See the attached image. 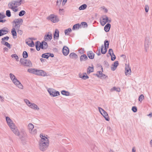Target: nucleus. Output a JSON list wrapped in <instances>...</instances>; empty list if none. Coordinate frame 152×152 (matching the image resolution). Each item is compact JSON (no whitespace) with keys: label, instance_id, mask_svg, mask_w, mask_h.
Returning a JSON list of instances; mask_svg holds the SVG:
<instances>
[{"label":"nucleus","instance_id":"obj_11","mask_svg":"<svg viewBox=\"0 0 152 152\" xmlns=\"http://www.w3.org/2000/svg\"><path fill=\"white\" fill-rule=\"evenodd\" d=\"M52 38V34L50 32H48L47 35H45L44 37V40L45 41H50Z\"/></svg>","mask_w":152,"mask_h":152},{"label":"nucleus","instance_id":"obj_5","mask_svg":"<svg viewBox=\"0 0 152 152\" xmlns=\"http://www.w3.org/2000/svg\"><path fill=\"white\" fill-rule=\"evenodd\" d=\"M47 91L50 95L51 96L55 97L59 96L60 95V93L59 91H56L53 88H48L47 89Z\"/></svg>","mask_w":152,"mask_h":152},{"label":"nucleus","instance_id":"obj_29","mask_svg":"<svg viewBox=\"0 0 152 152\" xmlns=\"http://www.w3.org/2000/svg\"><path fill=\"white\" fill-rule=\"evenodd\" d=\"M41 43L39 42H37L35 45L36 47L37 50H39L40 48H41Z\"/></svg>","mask_w":152,"mask_h":152},{"label":"nucleus","instance_id":"obj_28","mask_svg":"<svg viewBox=\"0 0 152 152\" xmlns=\"http://www.w3.org/2000/svg\"><path fill=\"white\" fill-rule=\"evenodd\" d=\"M1 43L6 46L8 48L10 49L11 48V47L10 46V44H9L8 42H5L4 41H2L1 42Z\"/></svg>","mask_w":152,"mask_h":152},{"label":"nucleus","instance_id":"obj_39","mask_svg":"<svg viewBox=\"0 0 152 152\" xmlns=\"http://www.w3.org/2000/svg\"><path fill=\"white\" fill-rule=\"evenodd\" d=\"M93 71V68L90 66H89L87 70V72L88 73H90L91 72H92Z\"/></svg>","mask_w":152,"mask_h":152},{"label":"nucleus","instance_id":"obj_44","mask_svg":"<svg viewBox=\"0 0 152 152\" xmlns=\"http://www.w3.org/2000/svg\"><path fill=\"white\" fill-rule=\"evenodd\" d=\"M104 48H108L109 43L108 41H105L104 42Z\"/></svg>","mask_w":152,"mask_h":152},{"label":"nucleus","instance_id":"obj_33","mask_svg":"<svg viewBox=\"0 0 152 152\" xmlns=\"http://www.w3.org/2000/svg\"><path fill=\"white\" fill-rule=\"evenodd\" d=\"M72 31V29L69 28L65 30L64 31L65 34V35H68L69 34V33L71 32Z\"/></svg>","mask_w":152,"mask_h":152},{"label":"nucleus","instance_id":"obj_3","mask_svg":"<svg viewBox=\"0 0 152 152\" xmlns=\"http://www.w3.org/2000/svg\"><path fill=\"white\" fill-rule=\"evenodd\" d=\"M22 1V0H20L18 1H13L10 3L8 4V6L10 9L15 12L18 11V10L17 7L20 6Z\"/></svg>","mask_w":152,"mask_h":152},{"label":"nucleus","instance_id":"obj_56","mask_svg":"<svg viewBox=\"0 0 152 152\" xmlns=\"http://www.w3.org/2000/svg\"><path fill=\"white\" fill-rule=\"evenodd\" d=\"M88 78H89V77L87 75H86H86H84L82 76V78L83 80H86V79Z\"/></svg>","mask_w":152,"mask_h":152},{"label":"nucleus","instance_id":"obj_49","mask_svg":"<svg viewBox=\"0 0 152 152\" xmlns=\"http://www.w3.org/2000/svg\"><path fill=\"white\" fill-rule=\"evenodd\" d=\"M6 15L8 17L11 16V12L10 10H7L6 11Z\"/></svg>","mask_w":152,"mask_h":152},{"label":"nucleus","instance_id":"obj_27","mask_svg":"<svg viewBox=\"0 0 152 152\" xmlns=\"http://www.w3.org/2000/svg\"><path fill=\"white\" fill-rule=\"evenodd\" d=\"M69 57L72 59H76L78 57L77 56L75 53H71L69 55Z\"/></svg>","mask_w":152,"mask_h":152},{"label":"nucleus","instance_id":"obj_58","mask_svg":"<svg viewBox=\"0 0 152 152\" xmlns=\"http://www.w3.org/2000/svg\"><path fill=\"white\" fill-rule=\"evenodd\" d=\"M17 32L20 35H22L23 34V31L22 30H17Z\"/></svg>","mask_w":152,"mask_h":152},{"label":"nucleus","instance_id":"obj_47","mask_svg":"<svg viewBox=\"0 0 152 152\" xmlns=\"http://www.w3.org/2000/svg\"><path fill=\"white\" fill-rule=\"evenodd\" d=\"M103 74L101 71H98L96 73V75L98 77H100Z\"/></svg>","mask_w":152,"mask_h":152},{"label":"nucleus","instance_id":"obj_6","mask_svg":"<svg viewBox=\"0 0 152 152\" xmlns=\"http://www.w3.org/2000/svg\"><path fill=\"white\" fill-rule=\"evenodd\" d=\"M47 19L53 23L57 22L59 21L58 17L56 15L53 14L50 15L47 18Z\"/></svg>","mask_w":152,"mask_h":152},{"label":"nucleus","instance_id":"obj_34","mask_svg":"<svg viewBox=\"0 0 152 152\" xmlns=\"http://www.w3.org/2000/svg\"><path fill=\"white\" fill-rule=\"evenodd\" d=\"M87 5L86 4H83L80 6L79 8V10H83L86 8Z\"/></svg>","mask_w":152,"mask_h":152},{"label":"nucleus","instance_id":"obj_4","mask_svg":"<svg viewBox=\"0 0 152 152\" xmlns=\"http://www.w3.org/2000/svg\"><path fill=\"white\" fill-rule=\"evenodd\" d=\"M24 101L27 105L31 109L34 110L39 111V108L35 104L31 102L28 100L27 99H24Z\"/></svg>","mask_w":152,"mask_h":152},{"label":"nucleus","instance_id":"obj_59","mask_svg":"<svg viewBox=\"0 0 152 152\" xmlns=\"http://www.w3.org/2000/svg\"><path fill=\"white\" fill-rule=\"evenodd\" d=\"M9 39V37L7 36L5 37H3L2 38V41H4V40H8Z\"/></svg>","mask_w":152,"mask_h":152},{"label":"nucleus","instance_id":"obj_40","mask_svg":"<svg viewBox=\"0 0 152 152\" xmlns=\"http://www.w3.org/2000/svg\"><path fill=\"white\" fill-rule=\"evenodd\" d=\"M16 30L14 28H12V29L11 33H12V35L13 36H17V33H16V32L15 31Z\"/></svg>","mask_w":152,"mask_h":152},{"label":"nucleus","instance_id":"obj_1","mask_svg":"<svg viewBox=\"0 0 152 152\" xmlns=\"http://www.w3.org/2000/svg\"><path fill=\"white\" fill-rule=\"evenodd\" d=\"M40 137L41 138L39 142V148L42 151H45L48 148L49 145V141L48 137L40 134Z\"/></svg>","mask_w":152,"mask_h":152},{"label":"nucleus","instance_id":"obj_41","mask_svg":"<svg viewBox=\"0 0 152 152\" xmlns=\"http://www.w3.org/2000/svg\"><path fill=\"white\" fill-rule=\"evenodd\" d=\"M144 99V96L143 94H141L139 96L138 99L139 101L141 102H142V100Z\"/></svg>","mask_w":152,"mask_h":152},{"label":"nucleus","instance_id":"obj_26","mask_svg":"<svg viewBox=\"0 0 152 152\" xmlns=\"http://www.w3.org/2000/svg\"><path fill=\"white\" fill-rule=\"evenodd\" d=\"M24 66L31 67L32 66V64L30 61L26 60Z\"/></svg>","mask_w":152,"mask_h":152},{"label":"nucleus","instance_id":"obj_61","mask_svg":"<svg viewBox=\"0 0 152 152\" xmlns=\"http://www.w3.org/2000/svg\"><path fill=\"white\" fill-rule=\"evenodd\" d=\"M62 0H57V5H59L61 3V2Z\"/></svg>","mask_w":152,"mask_h":152},{"label":"nucleus","instance_id":"obj_35","mask_svg":"<svg viewBox=\"0 0 152 152\" xmlns=\"http://www.w3.org/2000/svg\"><path fill=\"white\" fill-rule=\"evenodd\" d=\"M29 132L31 134L34 135L37 133V130L36 129H33Z\"/></svg>","mask_w":152,"mask_h":152},{"label":"nucleus","instance_id":"obj_42","mask_svg":"<svg viewBox=\"0 0 152 152\" xmlns=\"http://www.w3.org/2000/svg\"><path fill=\"white\" fill-rule=\"evenodd\" d=\"M49 53H44L42 55V58H48V57H49Z\"/></svg>","mask_w":152,"mask_h":152},{"label":"nucleus","instance_id":"obj_23","mask_svg":"<svg viewBox=\"0 0 152 152\" xmlns=\"http://www.w3.org/2000/svg\"><path fill=\"white\" fill-rule=\"evenodd\" d=\"M88 58L85 54L82 55L80 57V59L81 61H86Z\"/></svg>","mask_w":152,"mask_h":152},{"label":"nucleus","instance_id":"obj_38","mask_svg":"<svg viewBox=\"0 0 152 152\" xmlns=\"http://www.w3.org/2000/svg\"><path fill=\"white\" fill-rule=\"evenodd\" d=\"M80 25L79 24H77L74 25L73 27L72 30H75L79 28Z\"/></svg>","mask_w":152,"mask_h":152},{"label":"nucleus","instance_id":"obj_25","mask_svg":"<svg viewBox=\"0 0 152 152\" xmlns=\"http://www.w3.org/2000/svg\"><path fill=\"white\" fill-rule=\"evenodd\" d=\"M111 26L110 24V23L107 24L104 27V30L106 32L109 31Z\"/></svg>","mask_w":152,"mask_h":152},{"label":"nucleus","instance_id":"obj_50","mask_svg":"<svg viewBox=\"0 0 152 152\" xmlns=\"http://www.w3.org/2000/svg\"><path fill=\"white\" fill-rule=\"evenodd\" d=\"M26 60H25L24 59L21 58L20 60V62L24 66L25 62V61Z\"/></svg>","mask_w":152,"mask_h":152},{"label":"nucleus","instance_id":"obj_21","mask_svg":"<svg viewBox=\"0 0 152 152\" xmlns=\"http://www.w3.org/2000/svg\"><path fill=\"white\" fill-rule=\"evenodd\" d=\"M8 29L7 28L0 30V36H1L6 34L8 32Z\"/></svg>","mask_w":152,"mask_h":152},{"label":"nucleus","instance_id":"obj_37","mask_svg":"<svg viewBox=\"0 0 152 152\" xmlns=\"http://www.w3.org/2000/svg\"><path fill=\"white\" fill-rule=\"evenodd\" d=\"M36 69H28V72L30 73L35 74Z\"/></svg>","mask_w":152,"mask_h":152},{"label":"nucleus","instance_id":"obj_51","mask_svg":"<svg viewBox=\"0 0 152 152\" xmlns=\"http://www.w3.org/2000/svg\"><path fill=\"white\" fill-rule=\"evenodd\" d=\"M16 126L15 124L14 123H13L12 124H11V125L9 126V127L11 130L13 128H14Z\"/></svg>","mask_w":152,"mask_h":152},{"label":"nucleus","instance_id":"obj_16","mask_svg":"<svg viewBox=\"0 0 152 152\" xmlns=\"http://www.w3.org/2000/svg\"><path fill=\"white\" fill-rule=\"evenodd\" d=\"M150 42L148 40H146L145 43V49L146 52H147L148 49V48L150 45Z\"/></svg>","mask_w":152,"mask_h":152},{"label":"nucleus","instance_id":"obj_7","mask_svg":"<svg viewBox=\"0 0 152 152\" xmlns=\"http://www.w3.org/2000/svg\"><path fill=\"white\" fill-rule=\"evenodd\" d=\"M98 109L99 112L105 118V120L107 121H109V118L107 113L103 109L100 107H98Z\"/></svg>","mask_w":152,"mask_h":152},{"label":"nucleus","instance_id":"obj_55","mask_svg":"<svg viewBox=\"0 0 152 152\" xmlns=\"http://www.w3.org/2000/svg\"><path fill=\"white\" fill-rule=\"evenodd\" d=\"M107 76H106V75L104 74H103L100 77V78L101 79H105L107 77Z\"/></svg>","mask_w":152,"mask_h":152},{"label":"nucleus","instance_id":"obj_24","mask_svg":"<svg viewBox=\"0 0 152 152\" xmlns=\"http://www.w3.org/2000/svg\"><path fill=\"white\" fill-rule=\"evenodd\" d=\"M61 93L62 94L66 96H69L70 95V93L69 92L65 90L62 91Z\"/></svg>","mask_w":152,"mask_h":152},{"label":"nucleus","instance_id":"obj_18","mask_svg":"<svg viewBox=\"0 0 152 152\" xmlns=\"http://www.w3.org/2000/svg\"><path fill=\"white\" fill-rule=\"evenodd\" d=\"M11 130L16 135L19 136L20 134L19 132L17 126L13 128Z\"/></svg>","mask_w":152,"mask_h":152},{"label":"nucleus","instance_id":"obj_64","mask_svg":"<svg viewBox=\"0 0 152 152\" xmlns=\"http://www.w3.org/2000/svg\"><path fill=\"white\" fill-rule=\"evenodd\" d=\"M0 100L1 102H3L4 101V98L3 96H0Z\"/></svg>","mask_w":152,"mask_h":152},{"label":"nucleus","instance_id":"obj_43","mask_svg":"<svg viewBox=\"0 0 152 152\" xmlns=\"http://www.w3.org/2000/svg\"><path fill=\"white\" fill-rule=\"evenodd\" d=\"M23 56L24 58H27L28 57V54L27 52L26 51H24L23 53Z\"/></svg>","mask_w":152,"mask_h":152},{"label":"nucleus","instance_id":"obj_45","mask_svg":"<svg viewBox=\"0 0 152 152\" xmlns=\"http://www.w3.org/2000/svg\"><path fill=\"white\" fill-rule=\"evenodd\" d=\"M26 13V12L24 10H22L20 11L19 13V15L20 16H23Z\"/></svg>","mask_w":152,"mask_h":152},{"label":"nucleus","instance_id":"obj_60","mask_svg":"<svg viewBox=\"0 0 152 152\" xmlns=\"http://www.w3.org/2000/svg\"><path fill=\"white\" fill-rule=\"evenodd\" d=\"M83 50V49L81 48L78 51L81 54H83L84 53Z\"/></svg>","mask_w":152,"mask_h":152},{"label":"nucleus","instance_id":"obj_30","mask_svg":"<svg viewBox=\"0 0 152 152\" xmlns=\"http://www.w3.org/2000/svg\"><path fill=\"white\" fill-rule=\"evenodd\" d=\"M104 45H102L101 46V53L103 54H105L107 51V48H104Z\"/></svg>","mask_w":152,"mask_h":152},{"label":"nucleus","instance_id":"obj_15","mask_svg":"<svg viewBox=\"0 0 152 152\" xmlns=\"http://www.w3.org/2000/svg\"><path fill=\"white\" fill-rule=\"evenodd\" d=\"M26 43L31 47H33L34 46V42L31 38H29V39L26 40Z\"/></svg>","mask_w":152,"mask_h":152},{"label":"nucleus","instance_id":"obj_8","mask_svg":"<svg viewBox=\"0 0 152 152\" xmlns=\"http://www.w3.org/2000/svg\"><path fill=\"white\" fill-rule=\"evenodd\" d=\"M102 19L100 20L101 24L103 26L107 23H110L111 21L110 19H109L108 17L106 15L103 16L102 17Z\"/></svg>","mask_w":152,"mask_h":152},{"label":"nucleus","instance_id":"obj_20","mask_svg":"<svg viewBox=\"0 0 152 152\" xmlns=\"http://www.w3.org/2000/svg\"><path fill=\"white\" fill-rule=\"evenodd\" d=\"M41 44V48L42 49H46L48 47L47 43L45 41L42 42Z\"/></svg>","mask_w":152,"mask_h":152},{"label":"nucleus","instance_id":"obj_46","mask_svg":"<svg viewBox=\"0 0 152 152\" xmlns=\"http://www.w3.org/2000/svg\"><path fill=\"white\" fill-rule=\"evenodd\" d=\"M80 26L83 27H87V24L86 22H83L81 23Z\"/></svg>","mask_w":152,"mask_h":152},{"label":"nucleus","instance_id":"obj_13","mask_svg":"<svg viewBox=\"0 0 152 152\" xmlns=\"http://www.w3.org/2000/svg\"><path fill=\"white\" fill-rule=\"evenodd\" d=\"M63 53L64 55L66 56L68 55L69 53V48L66 46H64L63 48Z\"/></svg>","mask_w":152,"mask_h":152},{"label":"nucleus","instance_id":"obj_22","mask_svg":"<svg viewBox=\"0 0 152 152\" xmlns=\"http://www.w3.org/2000/svg\"><path fill=\"white\" fill-rule=\"evenodd\" d=\"M87 55L88 56L90 59H93L94 58V54L92 51L88 52Z\"/></svg>","mask_w":152,"mask_h":152},{"label":"nucleus","instance_id":"obj_14","mask_svg":"<svg viewBox=\"0 0 152 152\" xmlns=\"http://www.w3.org/2000/svg\"><path fill=\"white\" fill-rule=\"evenodd\" d=\"M59 32L57 29H56L54 33L53 34V37L54 40H58L59 37Z\"/></svg>","mask_w":152,"mask_h":152},{"label":"nucleus","instance_id":"obj_54","mask_svg":"<svg viewBox=\"0 0 152 152\" xmlns=\"http://www.w3.org/2000/svg\"><path fill=\"white\" fill-rule=\"evenodd\" d=\"M108 53L110 54V55L114 54L113 50L112 49H110L108 51Z\"/></svg>","mask_w":152,"mask_h":152},{"label":"nucleus","instance_id":"obj_36","mask_svg":"<svg viewBox=\"0 0 152 152\" xmlns=\"http://www.w3.org/2000/svg\"><path fill=\"white\" fill-rule=\"evenodd\" d=\"M20 25H18V24H14L13 23V24L12 28H14L16 30H19L20 28Z\"/></svg>","mask_w":152,"mask_h":152},{"label":"nucleus","instance_id":"obj_48","mask_svg":"<svg viewBox=\"0 0 152 152\" xmlns=\"http://www.w3.org/2000/svg\"><path fill=\"white\" fill-rule=\"evenodd\" d=\"M12 58H14L17 61H18V57L16 54H12L11 55Z\"/></svg>","mask_w":152,"mask_h":152},{"label":"nucleus","instance_id":"obj_10","mask_svg":"<svg viewBox=\"0 0 152 152\" xmlns=\"http://www.w3.org/2000/svg\"><path fill=\"white\" fill-rule=\"evenodd\" d=\"M131 71L129 64H125V74L126 76L129 75H131Z\"/></svg>","mask_w":152,"mask_h":152},{"label":"nucleus","instance_id":"obj_31","mask_svg":"<svg viewBox=\"0 0 152 152\" xmlns=\"http://www.w3.org/2000/svg\"><path fill=\"white\" fill-rule=\"evenodd\" d=\"M34 125L31 123H29L28 126V129L29 131H30L34 128Z\"/></svg>","mask_w":152,"mask_h":152},{"label":"nucleus","instance_id":"obj_9","mask_svg":"<svg viewBox=\"0 0 152 152\" xmlns=\"http://www.w3.org/2000/svg\"><path fill=\"white\" fill-rule=\"evenodd\" d=\"M35 75L42 76H47L46 73L42 70H38L36 69Z\"/></svg>","mask_w":152,"mask_h":152},{"label":"nucleus","instance_id":"obj_63","mask_svg":"<svg viewBox=\"0 0 152 152\" xmlns=\"http://www.w3.org/2000/svg\"><path fill=\"white\" fill-rule=\"evenodd\" d=\"M103 10L105 12H107V10L106 8L104 7H102Z\"/></svg>","mask_w":152,"mask_h":152},{"label":"nucleus","instance_id":"obj_17","mask_svg":"<svg viewBox=\"0 0 152 152\" xmlns=\"http://www.w3.org/2000/svg\"><path fill=\"white\" fill-rule=\"evenodd\" d=\"M119 64L118 61H115L114 63L113 64L111 67V69L113 71L115 70L117 66H118Z\"/></svg>","mask_w":152,"mask_h":152},{"label":"nucleus","instance_id":"obj_57","mask_svg":"<svg viewBox=\"0 0 152 152\" xmlns=\"http://www.w3.org/2000/svg\"><path fill=\"white\" fill-rule=\"evenodd\" d=\"M145 11L146 12H148L149 10V8L148 5H146L145 7Z\"/></svg>","mask_w":152,"mask_h":152},{"label":"nucleus","instance_id":"obj_53","mask_svg":"<svg viewBox=\"0 0 152 152\" xmlns=\"http://www.w3.org/2000/svg\"><path fill=\"white\" fill-rule=\"evenodd\" d=\"M132 110L134 113H136L137 111V109L136 107L133 106L132 108Z\"/></svg>","mask_w":152,"mask_h":152},{"label":"nucleus","instance_id":"obj_52","mask_svg":"<svg viewBox=\"0 0 152 152\" xmlns=\"http://www.w3.org/2000/svg\"><path fill=\"white\" fill-rule=\"evenodd\" d=\"M110 56L111 58V60L113 61H114L116 58L115 55L113 54L110 55Z\"/></svg>","mask_w":152,"mask_h":152},{"label":"nucleus","instance_id":"obj_32","mask_svg":"<svg viewBox=\"0 0 152 152\" xmlns=\"http://www.w3.org/2000/svg\"><path fill=\"white\" fill-rule=\"evenodd\" d=\"M120 88L114 87L111 89L110 91L113 92L114 91H116L117 92H119L120 91Z\"/></svg>","mask_w":152,"mask_h":152},{"label":"nucleus","instance_id":"obj_12","mask_svg":"<svg viewBox=\"0 0 152 152\" xmlns=\"http://www.w3.org/2000/svg\"><path fill=\"white\" fill-rule=\"evenodd\" d=\"M23 22V20L22 19L18 18L14 20L13 21V23L14 24H18L20 26L22 24Z\"/></svg>","mask_w":152,"mask_h":152},{"label":"nucleus","instance_id":"obj_19","mask_svg":"<svg viewBox=\"0 0 152 152\" xmlns=\"http://www.w3.org/2000/svg\"><path fill=\"white\" fill-rule=\"evenodd\" d=\"M6 119L7 125L9 126L14 123L12 120L9 117H6Z\"/></svg>","mask_w":152,"mask_h":152},{"label":"nucleus","instance_id":"obj_2","mask_svg":"<svg viewBox=\"0 0 152 152\" xmlns=\"http://www.w3.org/2000/svg\"><path fill=\"white\" fill-rule=\"evenodd\" d=\"M10 77L13 84L18 88L23 89V86L20 81L17 79L15 76L12 73L9 74Z\"/></svg>","mask_w":152,"mask_h":152},{"label":"nucleus","instance_id":"obj_62","mask_svg":"<svg viewBox=\"0 0 152 152\" xmlns=\"http://www.w3.org/2000/svg\"><path fill=\"white\" fill-rule=\"evenodd\" d=\"M6 20L3 18H0V23H4L6 21Z\"/></svg>","mask_w":152,"mask_h":152}]
</instances>
